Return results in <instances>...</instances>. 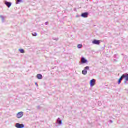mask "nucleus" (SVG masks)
Here are the masks:
<instances>
[{
	"instance_id": "obj_2",
	"label": "nucleus",
	"mask_w": 128,
	"mask_h": 128,
	"mask_svg": "<svg viewBox=\"0 0 128 128\" xmlns=\"http://www.w3.org/2000/svg\"><path fill=\"white\" fill-rule=\"evenodd\" d=\"M92 44H96V46H100V40H94L92 41Z\"/></svg>"
},
{
	"instance_id": "obj_22",
	"label": "nucleus",
	"mask_w": 128,
	"mask_h": 128,
	"mask_svg": "<svg viewBox=\"0 0 128 128\" xmlns=\"http://www.w3.org/2000/svg\"><path fill=\"white\" fill-rule=\"evenodd\" d=\"M110 122H111V124H112V122H112V120H110Z\"/></svg>"
},
{
	"instance_id": "obj_19",
	"label": "nucleus",
	"mask_w": 128,
	"mask_h": 128,
	"mask_svg": "<svg viewBox=\"0 0 128 128\" xmlns=\"http://www.w3.org/2000/svg\"><path fill=\"white\" fill-rule=\"evenodd\" d=\"M37 108H38V110H40V106H38Z\"/></svg>"
},
{
	"instance_id": "obj_12",
	"label": "nucleus",
	"mask_w": 128,
	"mask_h": 128,
	"mask_svg": "<svg viewBox=\"0 0 128 128\" xmlns=\"http://www.w3.org/2000/svg\"><path fill=\"white\" fill-rule=\"evenodd\" d=\"M124 78H122V77L119 79L118 81V84H122V81Z\"/></svg>"
},
{
	"instance_id": "obj_10",
	"label": "nucleus",
	"mask_w": 128,
	"mask_h": 128,
	"mask_svg": "<svg viewBox=\"0 0 128 128\" xmlns=\"http://www.w3.org/2000/svg\"><path fill=\"white\" fill-rule=\"evenodd\" d=\"M57 124H60V126H62V120H60V118H58L57 120Z\"/></svg>"
},
{
	"instance_id": "obj_17",
	"label": "nucleus",
	"mask_w": 128,
	"mask_h": 128,
	"mask_svg": "<svg viewBox=\"0 0 128 128\" xmlns=\"http://www.w3.org/2000/svg\"><path fill=\"white\" fill-rule=\"evenodd\" d=\"M78 48H82V44H78Z\"/></svg>"
},
{
	"instance_id": "obj_14",
	"label": "nucleus",
	"mask_w": 128,
	"mask_h": 128,
	"mask_svg": "<svg viewBox=\"0 0 128 128\" xmlns=\"http://www.w3.org/2000/svg\"><path fill=\"white\" fill-rule=\"evenodd\" d=\"M19 51L20 52L21 54H24V50L23 49H20Z\"/></svg>"
},
{
	"instance_id": "obj_11",
	"label": "nucleus",
	"mask_w": 128,
	"mask_h": 128,
	"mask_svg": "<svg viewBox=\"0 0 128 128\" xmlns=\"http://www.w3.org/2000/svg\"><path fill=\"white\" fill-rule=\"evenodd\" d=\"M37 78H38V80H42V74H38Z\"/></svg>"
},
{
	"instance_id": "obj_21",
	"label": "nucleus",
	"mask_w": 128,
	"mask_h": 128,
	"mask_svg": "<svg viewBox=\"0 0 128 128\" xmlns=\"http://www.w3.org/2000/svg\"><path fill=\"white\" fill-rule=\"evenodd\" d=\"M45 24H46V26H48V22H46Z\"/></svg>"
},
{
	"instance_id": "obj_23",
	"label": "nucleus",
	"mask_w": 128,
	"mask_h": 128,
	"mask_svg": "<svg viewBox=\"0 0 128 128\" xmlns=\"http://www.w3.org/2000/svg\"><path fill=\"white\" fill-rule=\"evenodd\" d=\"M36 86H38V84L37 83H36Z\"/></svg>"
},
{
	"instance_id": "obj_1",
	"label": "nucleus",
	"mask_w": 128,
	"mask_h": 128,
	"mask_svg": "<svg viewBox=\"0 0 128 128\" xmlns=\"http://www.w3.org/2000/svg\"><path fill=\"white\" fill-rule=\"evenodd\" d=\"M88 70H90V67L89 66H86L84 68V70H82V74H84V76H86L88 74Z\"/></svg>"
},
{
	"instance_id": "obj_8",
	"label": "nucleus",
	"mask_w": 128,
	"mask_h": 128,
	"mask_svg": "<svg viewBox=\"0 0 128 128\" xmlns=\"http://www.w3.org/2000/svg\"><path fill=\"white\" fill-rule=\"evenodd\" d=\"M122 78H125V80L126 82H128V74H125L122 75Z\"/></svg>"
},
{
	"instance_id": "obj_20",
	"label": "nucleus",
	"mask_w": 128,
	"mask_h": 128,
	"mask_svg": "<svg viewBox=\"0 0 128 128\" xmlns=\"http://www.w3.org/2000/svg\"><path fill=\"white\" fill-rule=\"evenodd\" d=\"M126 82H128V81H126V80H125V81H124V84H128V83Z\"/></svg>"
},
{
	"instance_id": "obj_6",
	"label": "nucleus",
	"mask_w": 128,
	"mask_h": 128,
	"mask_svg": "<svg viewBox=\"0 0 128 128\" xmlns=\"http://www.w3.org/2000/svg\"><path fill=\"white\" fill-rule=\"evenodd\" d=\"M81 16L82 18H88V13L87 12L82 13L81 15Z\"/></svg>"
},
{
	"instance_id": "obj_15",
	"label": "nucleus",
	"mask_w": 128,
	"mask_h": 128,
	"mask_svg": "<svg viewBox=\"0 0 128 128\" xmlns=\"http://www.w3.org/2000/svg\"><path fill=\"white\" fill-rule=\"evenodd\" d=\"M16 4H18L20 2H22V0H16Z\"/></svg>"
},
{
	"instance_id": "obj_7",
	"label": "nucleus",
	"mask_w": 128,
	"mask_h": 128,
	"mask_svg": "<svg viewBox=\"0 0 128 128\" xmlns=\"http://www.w3.org/2000/svg\"><path fill=\"white\" fill-rule=\"evenodd\" d=\"M96 84V80L93 79L90 82V86H94Z\"/></svg>"
},
{
	"instance_id": "obj_16",
	"label": "nucleus",
	"mask_w": 128,
	"mask_h": 128,
	"mask_svg": "<svg viewBox=\"0 0 128 128\" xmlns=\"http://www.w3.org/2000/svg\"><path fill=\"white\" fill-rule=\"evenodd\" d=\"M33 36H38L37 32H34L32 34Z\"/></svg>"
},
{
	"instance_id": "obj_9",
	"label": "nucleus",
	"mask_w": 128,
	"mask_h": 128,
	"mask_svg": "<svg viewBox=\"0 0 128 128\" xmlns=\"http://www.w3.org/2000/svg\"><path fill=\"white\" fill-rule=\"evenodd\" d=\"M81 62H82V64H86V62H88V60H86V58H81Z\"/></svg>"
},
{
	"instance_id": "obj_4",
	"label": "nucleus",
	"mask_w": 128,
	"mask_h": 128,
	"mask_svg": "<svg viewBox=\"0 0 128 128\" xmlns=\"http://www.w3.org/2000/svg\"><path fill=\"white\" fill-rule=\"evenodd\" d=\"M24 116V112H18L17 115L16 117L18 118H22Z\"/></svg>"
},
{
	"instance_id": "obj_5",
	"label": "nucleus",
	"mask_w": 128,
	"mask_h": 128,
	"mask_svg": "<svg viewBox=\"0 0 128 128\" xmlns=\"http://www.w3.org/2000/svg\"><path fill=\"white\" fill-rule=\"evenodd\" d=\"M4 4L8 8H10L12 6V2H8V1H5Z\"/></svg>"
},
{
	"instance_id": "obj_18",
	"label": "nucleus",
	"mask_w": 128,
	"mask_h": 128,
	"mask_svg": "<svg viewBox=\"0 0 128 128\" xmlns=\"http://www.w3.org/2000/svg\"><path fill=\"white\" fill-rule=\"evenodd\" d=\"M53 40H56V42H58V38H53Z\"/></svg>"
},
{
	"instance_id": "obj_13",
	"label": "nucleus",
	"mask_w": 128,
	"mask_h": 128,
	"mask_svg": "<svg viewBox=\"0 0 128 128\" xmlns=\"http://www.w3.org/2000/svg\"><path fill=\"white\" fill-rule=\"evenodd\" d=\"M0 18H2V22H4V17L2 16H0Z\"/></svg>"
},
{
	"instance_id": "obj_3",
	"label": "nucleus",
	"mask_w": 128,
	"mask_h": 128,
	"mask_svg": "<svg viewBox=\"0 0 128 128\" xmlns=\"http://www.w3.org/2000/svg\"><path fill=\"white\" fill-rule=\"evenodd\" d=\"M15 126L16 128H24V124H20L17 123L16 124Z\"/></svg>"
}]
</instances>
